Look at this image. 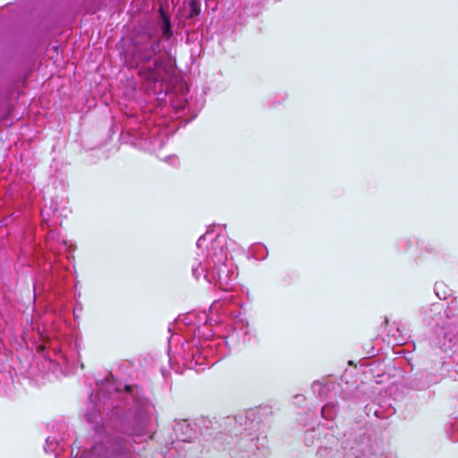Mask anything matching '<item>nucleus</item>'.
Listing matches in <instances>:
<instances>
[{"instance_id":"obj_1","label":"nucleus","mask_w":458,"mask_h":458,"mask_svg":"<svg viewBox=\"0 0 458 458\" xmlns=\"http://www.w3.org/2000/svg\"><path fill=\"white\" fill-rule=\"evenodd\" d=\"M175 73V69L167 58H157L152 66H142L138 74L148 86H154L157 82H169Z\"/></svg>"},{"instance_id":"obj_2","label":"nucleus","mask_w":458,"mask_h":458,"mask_svg":"<svg viewBox=\"0 0 458 458\" xmlns=\"http://www.w3.org/2000/svg\"><path fill=\"white\" fill-rule=\"evenodd\" d=\"M442 305L436 303L429 309L430 313L437 316L432 320L441 328L445 338H448L451 343L456 334H458V316L454 314L452 309H447L441 315Z\"/></svg>"},{"instance_id":"obj_3","label":"nucleus","mask_w":458,"mask_h":458,"mask_svg":"<svg viewBox=\"0 0 458 458\" xmlns=\"http://www.w3.org/2000/svg\"><path fill=\"white\" fill-rule=\"evenodd\" d=\"M160 50V40L151 39L149 37L146 38V42L143 44H136L134 56L137 60L142 63L149 62Z\"/></svg>"},{"instance_id":"obj_4","label":"nucleus","mask_w":458,"mask_h":458,"mask_svg":"<svg viewBox=\"0 0 458 458\" xmlns=\"http://www.w3.org/2000/svg\"><path fill=\"white\" fill-rule=\"evenodd\" d=\"M346 458H381V455L373 450L369 442H358L352 445L345 453Z\"/></svg>"},{"instance_id":"obj_5","label":"nucleus","mask_w":458,"mask_h":458,"mask_svg":"<svg viewBox=\"0 0 458 458\" xmlns=\"http://www.w3.org/2000/svg\"><path fill=\"white\" fill-rule=\"evenodd\" d=\"M159 13V25L162 30V35L166 38H170L173 35L171 30V21L168 14L165 12L163 7H160L158 10Z\"/></svg>"},{"instance_id":"obj_6","label":"nucleus","mask_w":458,"mask_h":458,"mask_svg":"<svg viewBox=\"0 0 458 458\" xmlns=\"http://www.w3.org/2000/svg\"><path fill=\"white\" fill-rule=\"evenodd\" d=\"M183 7L188 13V18H195L200 13V2L199 0H185Z\"/></svg>"},{"instance_id":"obj_7","label":"nucleus","mask_w":458,"mask_h":458,"mask_svg":"<svg viewBox=\"0 0 458 458\" xmlns=\"http://www.w3.org/2000/svg\"><path fill=\"white\" fill-rule=\"evenodd\" d=\"M336 411V406L334 403H329L323 406L321 413L325 419L332 420L335 418Z\"/></svg>"},{"instance_id":"obj_8","label":"nucleus","mask_w":458,"mask_h":458,"mask_svg":"<svg viewBox=\"0 0 458 458\" xmlns=\"http://www.w3.org/2000/svg\"><path fill=\"white\" fill-rule=\"evenodd\" d=\"M312 390L314 394H318L319 398H324L327 395L329 387L327 385L322 384L320 382H315L312 385Z\"/></svg>"},{"instance_id":"obj_9","label":"nucleus","mask_w":458,"mask_h":458,"mask_svg":"<svg viewBox=\"0 0 458 458\" xmlns=\"http://www.w3.org/2000/svg\"><path fill=\"white\" fill-rule=\"evenodd\" d=\"M441 286H442V284H437V285H436V289H435V291H436V294H437V296H439V298H444V299H445V296L441 297V296L439 295V288H440Z\"/></svg>"}]
</instances>
